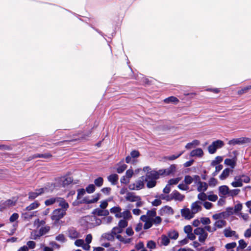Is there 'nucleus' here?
<instances>
[{"instance_id": "c756f323", "label": "nucleus", "mask_w": 251, "mask_h": 251, "mask_svg": "<svg viewBox=\"0 0 251 251\" xmlns=\"http://www.w3.org/2000/svg\"><path fill=\"white\" fill-rule=\"evenodd\" d=\"M168 236L170 239L176 240L178 237V233L175 230H171L168 232Z\"/></svg>"}, {"instance_id": "864d4df0", "label": "nucleus", "mask_w": 251, "mask_h": 251, "mask_svg": "<svg viewBox=\"0 0 251 251\" xmlns=\"http://www.w3.org/2000/svg\"><path fill=\"white\" fill-rule=\"evenodd\" d=\"M118 226L124 229L127 226V222L125 219L121 220L118 223Z\"/></svg>"}, {"instance_id": "8fccbe9b", "label": "nucleus", "mask_w": 251, "mask_h": 251, "mask_svg": "<svg viewBox=\"0 0 251 251\" xmlns=\"http://www.w3.org/2000/svg\"><path fill=\"white\" fill-rule=\"evenodd\" d=\"M159 198L160 200H164L167 201H172L171 194L169 195H165L164 194H161L159 196Z\"/></svg>"}, {"instance_id": "423d86ee", "label": "nucleus", "mask_w": 251, "mask_h": 251, "mask_svg": "<svg viewBox=\"0 0 251 251\" xmlns=\"http://www.w3.org/2000/svg\"><path fill=\"white\" fill-rule=\"evenodd\" d=\"M251 142V139L247 137H241L239 138L233 139L228 141V144L231 146L236 145H242L245 143H249Z\"/></svg>"}, {"instance_id": "69168bd1", "label": "nucleus", "mask_w": 251, "mask_h": 251, "mask_svg": "<svg viewBox=\"0 0 251 251\" xmlns=\"http://www.w3.org/2000/svg\"><path fill=\"white\" fill-rule=\"evenodd\" d=\"M207 200L211 201H215L218 200V196L214 194L209 195H208Z\"/></svg>"}, {"instance_id": "680f3d73", "label": "nucleus", "mask_w": 251, "mask_h": 251, "mask_svg": "<svg viewBox=\"0 0 251 251\" xmlns=\"http://www.w3.org/2000/svg\"><path fill=\"white\" fill-rule=\"evenodd\" d=\"M214 145L212 143L208 148V152L210 154L214 153L217 150L216 148Z\"/></svg>"}, {"instance_id": "774afa93", "label": "nucleus", "mask_w": 251, "mask_h": 251, "mask_svg": "<svg viewBox=\"0 0 251 251\" xmlns=\"http://www.w3.org/2000/svg\"><path fill=\"white\" fill-rule=\"evenodd\" d=\"M193 229L191 226L187 225L184 226V231L187 234L192 232Z\"/></svg>"}, {"instance_id": "cd10ccee", "label": "nucleus", "mask_w": 251, "mask_h": 251, "mask_svg": "<svg viewBox=\"0 0 251 251\" xmlns=\"http://www.w3.org/2000/svg\"><path fill=\"white\" fill-rule=\"evenodd\" d=\"M59 197H51L47 199L45 201L46 206L51 205L55 203H57Z\"/></svg>"}, {"instance_id": "a18cd8bd", "label": "nucleus", "mask_w": 251, "mask_h": 251, "mask_svg": "<svg viewBox=\"0 0 251 251\" xmlns=\"http://www.w3.org/2000/svg\"><path fill=\"white\" fill-rule=\"evenodd\" d=\"M225 216V212H222V213H218V214H214L212 216V218L214 220H216L217 221V220H221V219H222Z\"/></svg>"}, {"instance_id": "2eb2a0df", "label": "nucleus", "mask_w": 251, "mask_h": 251, "mask_svg": "<svg viewBox=\"0 0 251 251\" xmlns=\"http://www.w3.org/2000/svg\"><path fill=\"white\" fill-rule=\"evenodd\" d=\"M182 216L187 219H190L194 217V214L191 209L189 208L183 209L181 210Z\"/></svg>"}, {"instance_id": "9b49d317", "label": "nucleus", "mask_w": 251, "mask_h": 251, "mask_svg": "<svg viewBox=\"0 0 251 251\" xmlns=\"http://www.w3.org/2000/svg\"><path fill=\"white\" fill-rule=\"evenodd\" d=\"M202 204V203L200 201H196L192 203L191 206V210L194 215L201 210Z\"/></svg>"}, {"instance_id": "0e129e2a", "label": "nucleus", "mask_w": 251, "mask_h": 251, "mask_svg": "<svg viewBox=\"0 0 251 251\" xmlns=\"http://www.w3.org/2000/svg\"><path fill=\"white\" fill-rule=\"evenodd\" d=\"M27 247L28 248V249H33L35 248V246H36V243L34 241H29L27 242Z\"/></svg>"}, {"instance_id": "79ce46f5", "label": "nucleus", "mask_w": 251, "mask_h": 251, "mask_svg": "<svg viewBox=\"0 0 251 251\" xmlns=\"http://www.w3.org/2000/svg\"><path fill=\"white\" fill-rule=\"evenodd\" d=\"M180 180V178H179V177L172 178V179H170L168 181V184L170 186L172 185H176V184H177Z\"/></svg>"}, {"instance_id": "f257e3e1", "label": "nucleus", "mask_w": 251, "mask_h": 251, "mask_svg": "<svg viewBox=\"0 0 251 251\" xmlns=\"http://www.w3.org/2000/svg\"><path fill=\"white\" fill-rule=\"evenodd\" d=\"M156 212L155 210H148L146 215L141 216L140 220L145 222L144 228L148 229L151 228L153 224L158 225L162 221L161 218L159 216H156Z\"/></svg>"}, {"instance_id": "412c9836", "label": "nucleus", "mask_w": 251, "mask_h": 251, "mask_svg": "<svg viewBox=\"0 0 251 251\" xmlns=\"http://www.w3.org/2000/svg\"><path fill=\"white\" fill-rule=\"evenodd\" d=\"M93 213L99 216H107L109 214V211L104 209L97 208L94 210Z\"/></svg>"}, {"instance_id": "4c0bfd02", "label": "nucleus", "mask_w": 251, "mask_h": 251, "mask_svg": "<svg viewBox=\"0 0 251 251\" xmlns=\"http://www.w3.org/2000/svg\"><path fill=\"white\" fill-rule=\"evenodd\" d=\"M223 160V158L221 156H217L214 160H213L211 163V165L212 166H215L222 162Z\"/></svg>"}, {"instance_id": "a211bd4d", "label": "nucleus", "mask_w": 251, "mask_h": 251, "mask_svg": "<svg viewBox=\"0 0 251 251\" xmlns=\"http://www.w3.org/2000/svg\"><path fill=\"white\" fill-rule=\"evenodd\" d=\"M73 179L71 177H62L59 179V183L63 187H66L71 184L73 181Z\"/></svg>"}, {"instance_id": "a19ab883", "label": "nucleus", "mask_w": 251, "mask_h": 251, "mask_svg": "<svg viewBox=\"0 0 251 251\" xmlns=\"http://www.w3.org/2000/svg\"><path fill=\"white\" fill-rule=\"evenodd\" d=\"M103 179L101 177H99L94 180L95 185L98 187H100L102 185Z\"/></svg>"}, {"instance_id": "f8f14e48", "label": "nucleus", "mask_w": 251, "mask_h": 251, "mask_svg": "<svg viewBox=\"0 0 251 251\" xmlns=\"http://www.w3.org/2000/svg\"><path fill=\"white\" fill-rule=\"evenodd\" d=\"M125 199L127 201L130 202H135L137 201L141 200V197L140 196L136 195L133 192H128L126 194Z\"/></svg>"}, {"instance_id": "ddd939ff", "label": "nucleus", "mask_w": 251, "mask_h": 251, "mask_svg": "<svg viewBox=\"0 0 251 251\" xmlns=\"http://www.w3.org/2000/svg\"><path fill=\"white\" fill-rule=\"evenodd\" d=\"M196 184L198 185L197 190L199 192H205L208 188V185L205 182L201 181L200 176L199 180L196 181Z\"/></svg>"}, {"instance_id": "9d476101", "label": "nucleus", "mask_w": 251, "mask_h": 251, "mask_svg": "<svg viewBox=\"0 0 251 251\" xmlns=\"http://www.w3.org/2000/svg\"><path fill=\"white\" fill-rule=\"evenodd\" d=\"M46 189V188H42L36 190L35 192H29L28 194V199L30 200L35 199L38 196L44 193Z\"/></svg>"}, {"instance_id": "37998d69", "label": "nucleus", "mask_w": 251, "mask_h": 251, "mask_svg": "<svg viewBox=\"0 0 251 251\" xmlns=\"http://www.w3.org/2000/svg\"><path fill=\"white\" fill-rule=\"evenodd\" d=\"M183 153V151H182L177 155H172L170 156H166L165 158L168 160H174L179 157Z\"/></svg>"}, {"instance_id": "473e14b6", "label": "nucleus", "mask_w": 251, "mask_h": 251, "mask_svg": "<svg viewBox=\"0 0 251 251\" xmlns=\"http://www.w3.org/2000/svg\"><path fill=\"white\" fill-rule=\"evenodd\" d=\"M178 100L175 97L171 96L164 100V102L166 103L170 102L176 103L178 101Z\"/></svg>"}, {"instance_id": "0eeeda50", "label": "nucleus", "mask_w": 251, "mask_h": 251, "mask_svg": "<svg viewBox=\"0 0 251 251\" xmlns=\"http://www.w3.org/2000/svg\"><path fill=\"white\" fill-rule=\"evenodd\" d=\"M17 200L15 199L8 200L1 203L0 205V210L1 211L4 209L10 208L14 206L16 203Z\"/></svg>"}, {"instance_id": "c85d7f7f", "label": "nucleus", "mask_w": 251, "mask_h": 251, "mask_svg": "<svg viewBox=\"0 0 251 251\" xmlns=\"http://www.w3.org/2000/svg\"><path fill=\"white\" fill-rule=\"evenodd\" d=\"M40 205V203L38 201H35L27 206L25 209L27 211H30L37 208Z\"/></svg>"}, {"instance_id": "f704fd0d", "label": "nucleus", "mask_w": 251, "mask_h": 251, "mask_svg": "<svg viewBox=\"0 0 251 251\" xmlns=\"http://www.w3.org/2000/svg\"><path fill=\"white\" fill-rule=\"evenodd\" d=\"M147 247L151 251L152 250L156 248V245L155 242L152 240H150L148 242Z\"/></svg>"}, {"instance_id": "5701e85b", "label": "nucleus", "mask_w": 251, "mask_h": 251, "mask_svg": "<svg viewBox=\"0 0 251 251\" xmlns=\"http://www.w3.org/2000/svg\"><path fill=\"white\" fill-rule=\"evenodd\" d=\"M80 234L75 229L70 228L68 230V236L72 239H75L79 237Z\"/></svg>"}, {"instance_id": "e433bc0d", "label": "nucleus", "mask_w": 251, "mask_h": 251, "mask_svg": "<svg viewBox=\"0 0 251 251\" xmlns=\"http://www.w3.org/2000/svg\"><path fill=\"white\" fill-rule=\"evenodd\" d=\"M112 231L113 234L117 235H118L117 234L122 233L123 231V229L118 226L113 227Z\"/></svg>"}, {"instance_id": "6ab92c4d", "label": "nucleus", "mask_w": 251, "mask_h": 251, "mask_svg": "<svg viewBox=\"0 0 251 251\" xmlns=\"http://www.w3.org/2000/svg\"><path fill=\"white\" fill-rule=\"evenodd\" d=\"M229 189L226 185L221 186L219 187V192L220 196H224L227 195L228 196L229 193Z\"/></svg>"}, {"instance_id": "a878e982", "label": "nucleus", "mask_w": 251, "mask_h": 251, "mask_svg": "<svg viewBox=\"0 0 251 251\" xmlns=\"http://www.w3.org/2000/svg\"><path fill=\"white\" fill-rule=\"evenodd\" d=\"M232 171V170L231 169H230L229 168H226V169H224L223 170L222 173L219 176V178L221 180L225 179L229 175V174Z\"/></svg>"}, {"instance_id": "ea45409f", "label": "nucleus", "mask_w": 251, "mask_h": 251, "mask_svg": "<svg viewBox=\"0 0 251 251\" xmlns=\"http://www.w3.org/2000/svg\"><path fill=\"white\" fill-rule=\"evenodd\" d=\"M115 235L112 233V231L110 233H105L103 237L108 241H113L114 240V236Z\"/></svg>"}, {"instance_id": "20e7f679", "label": "nucleus", "mask_w": 251, "mask_h": 251, "mask_svg": "<svg viewBox=\"0 0 251 251\" xmlns=\"http://www.w3.org/2000/svg\"><path fill=\"white\" fill-rule=\"evenodd\" d=\"M194 233L199 236V241L200 242H204L207 238L208 233L203 227H197L194 229Z\"/></svg>"}, {"instance_id": "bf43d9fd", "label": "nucleus", "mask_w": 251, "mask_h": 251, "mask_svg": "<svg viewBox=\"0 0 251 251\" xmlns=\"http://www.w3.org/2000/svg\"><path fill=\"white\" fill-rule=\"evenodd\" d=\"M251 89V85L248 86L247 87L242 88L238 92V94L242 95L244 93L247 92L249 90Z\"/></svg>"}, {"instance_id": "b1692460", "label": "nucleus", "mask_w": 251, "mask_h": 251, "mask_svg": "<svg viewBox=\"0 0 251 251\" xmlns=\"http://www.w3.org/2000/svg\"><path fill=\"white\" fill-rule=\"evenodd\" d=\"M203 155V152L201 149L197 148L193 150L190 153V156L192 157H201Z\"/></svg>"}, {"instance_id": "39448f33", "label": "nucleus", "mask_w": 251, "mask_h": 251, "mask_svg": "<svg viewBox=\"0 0 251 251\" xmlns=\"http://www.w3.org/2000/svg\"><path fill=\"white\" fill-rule=\"evenodd\" d=\"M66 214V212L63 210L59 208L54 210L51 214V219L56 222H57L60 219H62Z\"/></svg>"}, {"instance_id": "49530a36", "label": "nucleus", "mask_w": 251, "mask_h": 251, "mask_svg": "<svg viewBox=\"0 0 251 251\" xmlns=\"http://www.w3.org/2000/svg\"><path fill=\"white\" fill-rule=\"evenodd\" d=\"M91 220L93 222H95V223H92L94 226H99L101 223V221L100 219L97 218L95 216H92Z\"/></svg>"}, {"instance_id": "dca6fc26", "label": "nucleus", "mask_w": 251, "mask_h": 251, "mask_svg": "<svg viewBox=\"0 0 251 251\" xmlns=\"http://www.w3.org/2000/svg\"><path fill=\"white\" fill-rule=\"evenodd\" d=\"M171 197L172 200H175V201H181L184 200L185 196L177 191L175 190L171 193Z\"/></svg>"}, {"instance_id": "e2e57ef3", "label": "nucleus", "mask_w": 251, "mask_h": 251, "mask_svg": "<svg viewBox=\"0 0 251 251\" xmlns=\"http://www.w3.org/2000/svg\"><path fill=\"white\" fill-rule=\"evenodd\" d=\"M177 187L180 190L184 191H187L189 189V186H188L185 183L179 184Z\"/></svg>"}, {"instance_id": "393cba45", "label": "nucleus", "mask_w": 251, "mask_h": 251, "mask_svg": "<svg viewBox=\"0 0 251 251\" xmlns=\"http://www.w3.org/2000/svg\"><path fill=\"white\" fill-rule=\"evenodd\" d=\"M119 176L117 174H112L107 177L108 180L111 183L112 185H115L117 184Z\"/></svg>"}, {"instance_id": "1a4fd4ad", "label": "nucleus", "mask_w": 251, "mask_h": 251, "mask_svg": "<svg viewBox=\"0 0 251 251\" xmlns=\"http://www.w3.org/2000/svg\"><path fill=\"white\" fill-rule=\"evenodd\" d=\"M199 180V176L198 175H194L193 176H191L190 175H186L184 177V182L185 184H186L188 186L190 185L193 181L196 182L197 181Z\"/></svg>"}, {"instance_id": "603ef678", "label": "nucleus", "mask_w": 251, "mask_h": 251, "mask_svg": "<svg viewBox=\"0 0 251 251\" xmlns=\"http://www.w3.org/2000/svg\"><path fill=\"white\" fill-rule=\"evenodd\" d=\"M201 223L204 225L207 226L208 225L211 223L210 220L208 217H202L201 218Z\"/></svg>"}, {"instance_id": "f3484780", "label": "nucleus", "mask_w": 251, "mask_h": 251, "mask_svg": "<svg viewBox=\"0 0 251 251\" xmlns=\"http://www.w3.org/2000/svg\"><path fill=\"white\" fill-rule=\"evenodd\" d=\"M224 233L226 237H234L235 239H238L239 236L235 231L231 230L230 228H226L224 230Z\"/></svg>"}, {"instance_id": "de8ad7c7", "label": "nucleus", "mask_w": 251, "mask_h": 251, "mask_svg": "<svg viewBox=\"0 0 251 251\" xmlns=\"http://www.w3.org/2000/svg\"><path fill=\"white\" fill-rule=\"evenodd\" d=\"M127 168L126 164H122L120 165L117 169V172L119 174L122 173Z\"/></svg>"}, {"instance_id": "052dcab7", "label": "nucleus", "mask_w": 251, "mask_h": 251, "mask_svg": "<svg viewBox=\"0 0 251 251\" xmlns=\"http://www.w3.org/2000/svg\"><path fill=\"white\" fill-rule=\"evenodd\" d=\"M56 240L59 241L62 243H64L65 242V238L63 234H60L56 236L55 237Z\"/></svg>"}, {"instance_id": "72a5a7b5", "label": "nucleus", "mask_w": 251, "mask_h": 251, "mask_svg": "<svg viewBox=\"0 0 251 251\" xmlns=\"http://www.w3.org/2000/svg\"><path fill=\"white\" fill-rule=\"evenodd\" d=\"M50 229V227L49 226H46L44 227H42L39 231V234L40 235L42 236L47 233H48Z\"/></svg>"}, {"instance_id": "7ed1b4c3", "label": "nucleus", "mask_w": 251, "mask_h": 251, "mask_svg": "<svg viewBox=\"0 0 251 251\" xmlns=\"http://www.w3.org/2000/svg\"><path fill=\"white\" fill-rule=\"evenodd\" d=\"M144 187V177L142 176L139 178L135 183L129 185L128 188L130 190H139Z\"/></svg>"}, {"instance_id": "f03ea898", "label": "nucleus", "mask_w": 251, "mask_h": 251, "mask_svg": "<svg viewBox=\"0 0 251 251\" xmlns=\"http://www.w3.org/2000/svg\"><path fill=\"white\" fill-rule=\"evenodd\" d=\"M143 170L146 172L144 181L147 182V186L149 188L154 187L156 184V180L159 177V173L155 170H151L148 167H144Z\"/></svg>"}, {"instance_id": "2f4dec72", "label": "nucleus", "mask_w": 251, "mask_h": 251, "mask_svg": "<svg viewBox=\"0 0 251 251\" xmlns=\"http://www.w3.org/2000/svg\"><path fill=\"white\" fill-rule=\"evenodd\" d=\"M161 243L164 246H167L170 243L169 238L166 235H163L161 237Z\"/></svg>"}, {"instance_id": "bb28decb", "label": "nucleus", "mask_w": 251, "mask_h": 251, "mask_svg": "<svg viewBox=\"0 0 251 251\" xmlns=\"http://www.w3.org/2000/svg\"><path fill=\"white\" fill-rule=\"evenodd\" d=\"M226 222L224 220H219L216 221L214 224V226L216 228H222L226 226Z\"/></svg>"}, {"instance_id": "c03bdc74", "label": "nucleus", "mask_w": 251, "mask_h": 251, "mask_svg": "<svg viewBox=\"0 0 251 251\" xmlns=\"http://www.w3.org/2000/svg\"><path fill=\"white\" fill-rule=\"evenodd\" d=\"M198 198L200 200L204 201L207 200L208 195L204 193V192H202L198 194Z\"/></svg>"}, {"instance_id": "58836bf2", "label": "nucleus", "mask_w": 251, "mask_h": 251, "mask_svg": "<svg viewBox=\"0 0 251 251\" xmlns=\"http://www.w3.org/2000/svg\"><path fill=\"white\" fill-rule=\"evenodd\" d=\"M212 144L214 145V146L215 147L216 149L221 148L223 147L224 145L223 141L219 140L213 142Z\"/></svg>"}, {"instance_id": "6e6d98bb", "label": "nucleus", "mask_w": 251, "mask_h": 251, "mask_svg": "<svg viewBox=\"0 0 251 251\" xmlns=\"http://www.w3.org/2000/svg\"><path fill=\"white\" fill-rule=\"evenodd\" d=\"M217 182L218 181L216 178L211 177L209 180L208 185H209L210 186L214 187L217 185Z\"/></svg>"}, {"instance_id": "13d9d810", "label": "nucleus", "mask_w": 251, "mask_h": 251, "mask_svg": "<svg viewBox=\"0 0 251 251\" xmlns=\"http://www.w3.org/2000/svg\"><path fill=\"white\" fill-rule=\"evenodd\" d=\"M247 244L244 240H240L239 241V247L237 248V250H238L239 248H240L242 249H244L247 247Z\"/></svg>"}, {"instance_id": "4468645a", "label": "nucleus", "mask_w": 251, "mask_h": 251, "mask_svg": "<svg viewBox=\"0 0 251 251\" xmlns=\"http://www.w3.org/2000/svg\"><path fill=\"white\" fill-rule=\"evenodd\" d=\"M57 203L58 206L61 207L60 208V209L63 210L64 211L66 212L67 209L69 208V205L68 203L63 198L59 197Z\"/></svg>"}, {"instance_id": "5fc2aeb1", "label": "nucleus", "mask_w": 251, "mask_h": 251, "mask_svg": "<svg viewBox=\"0 0 251 251\" xmlns=\"http://www.w3.org/2000/svg\"><path fill=\"white\" fill-rule=\"evenodd\" d=\"M162 211L168 214H173V209L168 206H165L162 209Z\"/></svg>"}, {"instance_id": "4d7b16f0", "label": "nucleus", "mask_w": 251, "mask_h": 251, "mask_svg": "<svg viewBox=\"0 0 251 251\" xmlns=\"http://www.w3.org/2000/svg\"><path fill=\"white\" fill-rule=\"evenodd\" d=\"M203 228L204 229L205 231L206 230L209 232H214L216 230V228L215 227H214V226L213 227H211V226L208 225L205 226L204 227H203Z\"/></svg>"}, {"instance_id": "4be33fe9", "label": "nucleus", "mask_w": 251, "mask_h": 251, "mask_svg": "<svg viewBox=\"0 0 251 251\" xmlns=\"http://www.w3.org/2000/svg\"><path fill=\"white\" fill-rule=\"evenodd\" d=\"M51 157V155L49 153H36L34 155L29 156L28 160H30L31 159L40 157V158H49Z\"/></svg>"}, {"instance_id": "c9c22d12", "label": "nucleus", "mask_w": 251, "mask_h": 251, "mask_svg": "<svg viewBox=\"0 0 251 251\" xmlns=\"http://www.w3.org/2000/svg\"><path fill=\"white\" fill-rule=\"evenodd\" d=\"M100 194H97L96 195L93 196L91 199H89L87 201L88 203H93L97 202L100 199Z\"/></svg>"}, {"instance_id": "09e8293b", "label": "nucleus", "mask_w": 251, "mask_h": 251, "mask_svg": "<svg viewBox=\"0 0 251 251\" xmlns=\"http://www.w3.org/2000/svg\"><path fill=\"white\" fill-rule=\"evenodd\" d=\"M240 192V189H238L230 190L228 196L233 197L237 195Z\"/></svg>"}, {"instance_id": "338daca9", "label": "nucleus", "mask_w": 251, "mask_h": 251, "mask_svg": "<svg viewBox=\"0 0 251 251\" xmlns=\"http://www.w3.org/2000/svg\"><path fill=\"white\" fill-rule=\"evenodd\" d=\"M242 209V204L241 203H238L234 206V211L235 213L240 211Z\"/></svg>"}, {"instance_id": "3c124183", "label": "nucleus", "mask_w": 251, "mask_h": 251, "mask_svg": "<svg viewBox=\"0 0 251 251\" xmlns=\"http://www.w3.org/2000/svg\"><path fill=\"white\" fill-rule=\"evenodd\" d=\"M95 190V187L94 184H89L86 188V191L88 193H93Z\"/></svg>"}, {"instance_id": "7c9ffc66", "label": "nucleus", "mask_w": 251, "mask_h": 251, "mask_svg": "<svg viewBox=\"0 0 251 251\" xmlns=\"http://www.w3.org/2000/svg\"><path fill=\"white\" fill-rule=\"evenodd\" d=\"M225 164L226 165L230 166L233 169L235 166L236 162L233 159L227 158L225 160Z\"/></svg>"}, {"instance_id": "aec40b11", "label": "nucleus", "mask_w": 251, "mask_h": 251, "mask_svg": "<svg viewBox=\"0 0 251 251\" xmlns=\"http://www.w3.org/2000/svg\"><path fill=\"white\" fill-rule=\"evenodd\" d=\"M231 185L234 187H239L243 186L242 179L241 176H236L234 181L231 183Z\"/></svg>"}, {"instance_id": "6e6552de", "label": "nucleus", "mask_w": 251, "mask_h": 251, "mask_svg": "<svg viewBox=\"0 0 251 251\" xmlns=\"http://www.w3.org/2000/svg\"><path fill=\"white\" fill-rule=\"evenodd\" d=\"M176 170V166L175 165H171L169 168L163 170H160L158 171L160 175L162 176H169L171 174H174Z\"/></svg>"}]
</instances>
